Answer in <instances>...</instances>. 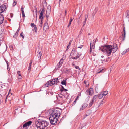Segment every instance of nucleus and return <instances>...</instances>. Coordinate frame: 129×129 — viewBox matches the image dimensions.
Listing matches in <instances>:
<instances>
[{
  "label": "nucleus",
  "instance_id": "obj_29",
  "mask_svg": "<svg viewBox=\"0 0 129 129\" xmlns=\"http://www.w3.org/2000/svg\"><path fill=\"white\" fill-rule=\"evenodd\" d=\"M85 17L84 21H86L88 17V14H86L85 15Z\"/></svg>",
  "mask_w": 129,
  "mask_h": 129
},
{
  "label": "nucleus",
  "instance_id": "obj_10",
  "mask_svg": "<svg viewBox=\"0 0 129 129\" xmlns=\"http://www.w3.org/2000/svg\"><path fill=\"white\" fill-rule=\"evenodd\" d=\"M88 106L87 104L85 103L83 104L81 107V108H80V110H83V109L86 108Z\"/></svg>",
  "mask_w": 129,
  "mask_h": 129
},
{
  "label": "nucleus",
  "instance_id": "obj_18",
  "mask_svg": "<svg viewBox=\"0 0 129 129\" xmlns=\"http://www.w3.org/2000/svg\"><path fill=\"white\" fill-rule=\"evenodd\" d=\"M84 83L87 87H88L89 85V83L88 81H84Z\"/></svg>",
  "mask_w": 129,
  "mask_h": 129
},
{
  "label": "nucleus",
  "instance_id": "obj_12",
  "mask_svg": "<svg viewBox=\"0 0 129 129\" xmlns=\"http://www.w3.org/2000/svg\"><path fill=\"white\" fill-rule=\"evenodd\" d=\"M76 53V50L75 49H73L70 55H72V56L74 55V54H75Z\"/></svg>",
  "mask_w": 129,
  "mask_h": 129
},
{
  "label": "nucleus",
  "instance_id": "obj_17",
  "mask_svg": "<svg viewBox=\"0 0 129 129\" xmlns=\"http://www.w3.org/2000/svg\"><path fill=\"white\" fill-rule=\"evenodd\" d=\"M43 13L40 12L39 15V18L40 19H41V20H43Z\"/></svg>",
  "mask_w": 129,
  "mask_h": 129
},
{
  "label": "nucleus",
  "instance_id": "obj_1",
  "mask_svg": "<svg viewBox=\"0 0 129 129\" xmlns=\"http://www.w3.org/2000/svg\"><path fill=\"white\" fill-rule=\"evenodd\" d=\"M117 45L116 44H114L113 45L102 46L99 47V49L104 52L106 53L107 56H109L111 53H114L117 50Z\"/></svg>",
  "mask_w": 129,
  "mask_h": 129
},
{
  "label": "nucleus",
  "instance_id": "obj_25",
  "mask_svg": "<svg viewBox=\"0 0 129 129\" xmlns=\"http://www.w3.org/2000/svg\"><path fill=\"white\" fill-rule=\"evenodd\" d=\"M94 101H92V100H91L90 102V103L89 106V107H90L94 103Z\"/></svg>",
  "mask_w": 129,
  "mask_h": 129
},
{
  "label": "nucleus",
  "instance_id": "obj_32",
  "mask_svg": "<svg viewBox=\"0 0 129 129\" xmlns=\"http://www.w3.org/2000/svg\"><path fill=\"white\" fill-rule=\"evenodd\" d=\"M45 9L44 8H42V11H41V12L44 13V12H45Z\"/></svg>",
  "mask_w": 129,
  "mask_h": 129
},
{
  "label": "nucleus",
  "instance_id": "obj_42",
  "mask_svg": "<svg viewBox=\"0 0 129 129\" xmlns=\"http://www.w3.org/2000/svg\"><path fill=\"white\" fill-rule=\"evenodd\" d=\"M7 69L8 71H9L10 70V69L9 68V65H8L7 66Z\"/></svg>",
  "mask_w": 129,
  "mask_h": 129
},
{
  "label": "nucleus",
  "instance_id": "obj_41",
  "mask_svg": "<svg viewBox=\"0 0 129 129\" xmlns=\"http://www.w3.org/2000/svg\"><path fill=\"white\" fill-rule=\"evenodd\" d=\"M126 51H123L122 53V55H123L125 54L126 53Z\"/></svg>",
  "mask_w": 129,
  "mask_h": 129
},
{
  "label": "nucleus",
  "instance_id": "obj_13",
  "mask_svg": "<svg viewBox=\"0 0 129 129\" xmlns=\"http://www.w3.org/2000/svg\"><path fill=\"white\" fill-rule=\"evenodd\" d=\"M63 62V60L62 58L60 60L59 63L58 64L59 67H60L61 66V65L62 64Z\"/></svg>",
  "mask_w": 129,
  "mask_h": 129
},
{
  "label": "nucleus",
  "instance_id": "obj_4",
  "mask_svg": "<svg viewBox=\"0 0 129 129\" xmlns=\"http://www.w3.org/2000/svg\"><path fill=\"white\" fill-rule=\"evenodd\" d=\"M32 122L31 121H29L25 123L23 125L22 127H19L18 129H27V127H29L32 123Z\"/></svg>",
  "mask_w": 129,
  "mask_h": 129
},
{
  "label": "nucleus",
  "instance_id": "obj_36",
  "mask_svg": "<svg viewBox=\"0 0 129 129\" xmlns=\"http://www.w3.org/2000/svg\"><path fill=\"white\" fill-rule=\"evenodd\" d=\"M98 89V85H96V86L95 88V90H97Z\"/></svg>",
  "mask_w": 129,
  "mask_h": 129
},
{
  "label": "nucleus",
  "instance_id": "obj_23",
  "mask_svg": "<svg viewBox=\"0 0 129 129\" xmlns=\"http://www.w3.org/2000/svg\"><path fill=\"white\" fill-rule=\"evenodd\" d=\"M81 54L80 53H78L77 54V56L75 57L76 59H77L79 58L80 56L81 55Z\"/></svg>",
  "mask_w": 129,
  "mask_h": 129
},
{
  "label": "nucleus",
  "instance_id": "obj_35",
  "mask_svg": "<svg viewBox=\"0 0 129 129\" xmlns=\"http://www.w3.org/2000/svg\"><path fill=\"white\" fill-rule=\"evenodd\" d=\"M87 112V113H88L89 115L91 113V111L90 110H88Z\"/></svg>",
  "mask_w": 129,
  "mask_h": 129
},
{
  "label": "nucleus",
  "instance_id": "obj_21",
  "mask_svg": "<svg viewBox=\"0 0 129 129\" xmlns=\"http://www.w3.org/2000/svg\"><path fill=\"white\" fill-rule=\"evenodd\" d=\"M103 94L102 93V92H101L99 95L98 97L99 99H101L103 97Z\"/></svg>",
  "mask_w": 129,
  "mask_h": 129
},
{
  "label": "nucleus",
  "instance_id": "obj_14",
  "mask_svg": "<svg viewBox=\"0 0 129 129\" xmlns=\"http://www.w3.org/2000/svg\"><path fill=\"white\" fill-rule=\"evenodd\" d=\"M98 95H95L93 96L92 99V101H94V102H95L96 101V99L98 98Z\"/></svg>",
  "mask_w": 129,
  "mask_h": 129
},
{
  "label": "nucleus",
  "instance_id": "obj_5",
  "mask_svg": "<svg viewBox=\"0 0 129 129\" xmlns=\"http://www.w3.org/2000/svg\"><path fill=\"white\" fill-rule=\"evenodd\" d=\"M6 6L4 5H2L0 6V13L3 12L6 9Z\"/></svg>",
  "mask_w": 129,
  "mask_h": 129
},
{
  "label": "nucleus",
  "instance_id": "obj_16",
  "mask_svg": "<svg viewBox=\"0 0 129 129\" xmlns=\"http://www.w3.org/2000/svg\"><path fill=\"white\" fill-rule=\"evenodd\" d=\"M3 20L4 17L3 16L0 14V24L3 23Z\"/></svg>",
  "mask_w": 129,
  "mask_h": 129
},
{
  "label": "nucleus",
  "instance_id": "obj_20",
  "mask_svg": "<svg viewBox=\"0 0 129 129\" xmlns=\"http://www.w3.org/2000/svg\"><path fill=\"white\" fill-rule=\"evenodd\" d=\"M102 93L103 94V95H104L106 96L108 93V92L107 91H104L102 92Z\"/></svg>",
  "mask_w": 129,
  "mask_h": 129
},
{
  "label": "nucleus",
  "instance_id": "obj_58",
  "mask_svg": "<svg viewBox=\"0 0 129 129\" xmlns=\"http://www.w3.org/2000/svg\"><path fill=\"white\" fill-rule=\"evenodd\" d=\"M66 13H67V11H66V10H65V16L66 15Z\"/></svg>",
  "mask_w": 129,
  "mask_h": 129
},
{
  "label": "nucleus",
  "instance_id": "obj_31",
  "mask_svg": "<svg viewBox=\"0 0 129 129\" xmlns=\"http://www.w3.org/2000/svg\"><path fill=\"white\" fill-rule=\"evenodd\" d=\"M22 17H24L25 16L24 12V11H22Z\"/></svg>",
  "mask_w": 129,
  "mask_h": 129
},
{
  "label": "nucleus",
  "instance_id": "obj_2",
  "mask_svg": "<svg viewBox=\"0 0 129 129\" xmlns=\"http://www.w3.org/2000/svg\"><path fill=\"white\" fill-rule=\"evenodd\" d=\"M49 114L50 117L49 119L50 122L52 125H54L56 123L58 120V117H57L59 114L60 115V114L57 113L56 111L55 110L50 109L49 110Z\"/></svg>",
  "mask_w": 129,
  "mask_h": 129
},
{
  "label": "nucleus",
  "instance_id": "obj_11",
  "mask_svg": "<svg viewBox=\"0 0 129 129\" xmlns=\"http://www.w3.org/2000/svg\"><path fill=\"white\" fill-rule=\"evenodd\" d=\"M126 12L127 13V15L125 18L126 20L127 21H129V11L127 10Z\"/></svg>",
  "mask_w": 129,
  "mask_h": 129
},
{
  "label": "nucleus",
  "instance_id": "obj_39",
  "mask_svg": "<svg viewBox=\"0 0 129 129\" xmlns=\"http://www.w3.org/2000/svg\"><path fill=\"white\" fill-rule=\"evenodd\" d=\"M46 17L47 19L46 20V22H47L48 21V19L49 15H46Z\"/></svg>",
  "mask_w": 129,
  "mask_h": 129
},
{
  "label": "nucleus",
  "instance_id": "obj_50",
  "mask_svg": "<svg viewBox=\"0 0 129 129\" xmlns=\"http://www.w3.org/2000/svg\"><path fill=\"white\" fill-rule=\"evenodd\" d=\"M73 19H72V18H71L70 19V21H69V22L71 23V22L72 21V20H73Z\"/></svg>",
  "mask_w": 129,
  "mask_h": 129
},
{
  "label": "nucleus",
  "instance_id": "obj_46",
  "mask_svg": "<svg viewBox=\"0 0 129 129\" xmlns=\"http://www.w3.org/2000/svg\"><path fill=\"white\" fill-rule=\"evenodd\" d=\"M32 61L31 60L30 61V63L29 64V66H31V64H32Z\"/></svg>",
  "mask_w": 129,
  "mask_h": 129
},
{
  "label": "nucleus",
  "instance_id": "obj_19",
  "mask_svg": "<svg viewBox=\"0 0 129 129\" xmlns=\"http://www.w3.org/2000/svg\"><path fill=\"white\" fill-rule=\"evenodd\" d=\"M103 70L104 69L102 68H101L99 70V71L97 72V73H100L103 72H104V71Z\"/></svg>",
  "mask_w": 129,
  "mask_h": 129
},
{
  "label": "nucleus",
  "instance_id": "obj_33",
  "mask_svg": "<svg viewBox=\"0 0 129 129\" xmlns=\"http://www.w3.org/2000/svg\"><path fill=\"white\" fill-rule=\"evenodd\" d=\"M17 2L16 1H14L13 3V6H15Z\"/></svg>",
  "mask_w": 129,
  "mask_h": 129
},
{
  "label": "nucleus",
  "instance_id": "obj_26",
  "mask_svg": "<svg viewBox=\"0 0 129 129\" xmlns=\"http://www.w3.org/2000/svg\"><path fill=\"white\" fill-rule=\"evenodd\" d=\"M43 21V20H41V21H39V22L40 23L39 26L41 27H42V26Z\"/></svg>",
  "mask_w": 129,
  "mask_h": 129
},
{
  "label": "nucleus",
  "instance_id": "obj_8",
  "mask_svg": "<svg viewBox=\"0 0 129 129\" xmlns=\"http://www.w3.org/2000/svg\"><path fill=\"white\" fill-rule=\"evenodd\" d=\"M52 85V83L51 81H49L48 82L44 85V87H48Z\"/></svg>",
  "mask_w": 129,
  "mask_h": 129
},
{
  "label": "nucleus",
  "instance_id": "obj_38",
  "mask_svg": "<svg viewBox=\"0 0 129 129\" xmlns=\"http://www.w3.org/2000/svg\"><path fill=\"white\" fill-rule=\"evenodd\" d=\"M21 75H18V79H19V80H21Z\"/></svg>",
  "mask_w": 129,
  "mask_h": 129
},
{
  "label": "nucleus",
  "instance_id": "obj_56",
  "mask_svg": "<svg viewBox=\"0 0 129 129\" xmlns=\"http://www.w3.org/2000/svg\"><path fill=\"white\" fill-rule=\"evenodd\" d=\"M126 51V52H128L129 51V48L127 49Z\"/></svg>",
  "mask_w": 129,
  "mask_h": 129
},
{
  "label": "nucleus",
  "instance_id": "obj_43",
  "mask_svg": "<svg viewBox=\"0 0 129 129\" xmlns=\"http://www.w3.org/2000/svg\"><path fill=\"white\" fill-rule=\"evenodd\" d=\"M20 71H17V74H18V75L20 76V75H21V74H20Z\"/></svg>",
  "mask_w": 129,
  "mask_h": 129
},
{
  "label": "nucleus",
  "instance_id": "obj_53",
  "mask_svg": "<svg viewBox=\"0 0 129 129\" xmlns=\"http://www.w3.org/2000/svg\"><path fill=\"white\" fill-rule=\"evenodd\" d=\"M62 86V88L63 89V90H65V91H67V90L66 89H65L64 88H63V86Z\"/></svg>",
  "mask_w": 129,
  "mask_h": 129
},
{
  "label": "nucleus",
  "instance_id": "obj_7",
  "mask_svg": "<svg viewBox=\"0 0 129 129\" xmlns=\"http://www.w3.org/2000/svg\"><path fill=\"white\" fill-rule=\"evenodd\" d=\"M51 81L52 83V85L56 84L57 83L59 82L57 78L53 79Z\"/></svg>",
  "mask_w": 129,
  "mask_h": 129
},
{
  "label": "nucleus",
  "instance_id": "obj_55",
  "mask_svg": "<svg viewBox=\"0 0 129 129\" xmlns=\"http://www.w3.org/2000/svg\"><path fill=\"white\" fill-rule=\"evenodd\" d=\"M13 16V14H11V18H12Z\"/></svg>",
  "mask_w": 129,
  "mask_h": 129
},
{
  "label": "nucleus",
  "instance_id": "obj_59",
  "mask_svg": "<svg viewBox=\"0 0 129 129\" xmlns=\"http://www.w3.org/2000/svg\"><path fill=\"white\" fill-rule=\"evenodd\" d=\"M72 59H76V58H75V57H72Z\"/></svg>",
  "mask_w": 129,
  "mask_h": 129
},
{
  "label": "nucleus",
  "instance_id": "obj_9",
  "mask_svg": "<svg viewBox=\"0 0 129 129\" xmlns=\"http://www.w3.org/2000/svg\"><path fill=\"white\" fill-rule=\"evenodd\" d=\"M87 92L89 95H92L94 92L92 88H90L87 91Z\"/></svg>",
  "mask_w": 129,
  "mask_h": 129
},
{
  "label": "nucleus",
  "instance_id": "obj_40",
  "mask_svg": "<svg viewBox=\"0 0 129 129\" xmlns=\"http://www.w3.org/2000/svg\"><path fill=\"white\" fill-rule=\"evenodd\" d=\"M31 26L33 27H35V26H36V25L34 24V23H32L31 24Z\"/></svg>",
  "mask_w": 129,
  "mask_h": 129
},
{
  "label": "nucleus",
  "instance_id": "obj_3",
  "mask_svg": "<svg viewBox=\"0 0 129 129\" xmlns=\"http://www.w3.org/2000/svg\"><path fill=\"white\" fill-rule=\"evenodd\" d=\"M47 122L43 120H39L35 122L36 126L38 129H44L48 125Z\"/></svg>",
  "mask_w": 129,
  "mask_h": 129
},
{
  "label": "nucleus",
  "instance_id": "obj_63",
  "mask_svg": "<svg viewBox=\"0 0 129 129\" xmlns=\"http://www.w3.org/2000/svg\"><path fill=\"white\" fill-rule=\"evenodd\" d=\"M69 46H68H68H67V50L68 49H69V48H68V47Z\"/></svg>",
  "mask_w": 129,
  "mask_h": 129
},
{
  "label": "nucleus",
  "instance_id": "obj_30",
  "mask_svg": "<svg viewBox=\"0 0 129 129\" xmlns=\"http://www.w3.org/2000/svg\"><path fill=\"white\" fill-rule=\"evenodd\" d=\"M18 33L17 32H16V33L13 36V37L14 38H16L17 36H18Z\"/></svg>",
  "mask_w": 129,
  "mask_h": 129
},
{
  "label": "nucleus",
  "instance_id": "obj_62",
  "mask_svg": "<svg viewBox=\"0 0 129 129\" xmlns=\"http://www.w3.org/2000/svg\"><path fill=\"white\" fill-rule=\"evenodd\" d=\"M98 41V40L97 39H96V40H95V43L94 42V43H95V42H96V41Z\"/></svg>",
  "mask_w": 129,
  "mask_h": 129
},
{
  "label": "nucleus",
  "instance_id": "obj_6",
  "mask_svg": "<svg viewBox=\"0 0 129 129\" xmlns=\"http://www.w3.org/2000/svg\"><path fill=\"white\" fill-rule=\"evenodd\" d=\"M93 43L92 45V44L91 42L90 43V53H91L92 50L95 47V43H94V42Z\"/></svg>",
  "mask_w": 129,
  "mask_h": 129
},
{
  "label": "nucleus",
  "instance_id": "obj_52",
  "mask_svg": "<svg viewBox=\"0 0 129 129\" xmlns=\"http://www.w3.org/2000/svg\"><path fill=\"white\" fill-rule=\"evenodd\" d=\"M83 46L82 45H81V46L78 47V48H81L83 47Z\"/></svg>",
  "mask_w": 129,
  "mask_h": 129
},
{
  "label": "nucleus",
  "instance_id": "obj_28",
  "mask_svg": "<svg viewBox=\"0 0 129 129\" xmlns=\"http://www.w3.org/2000/svg\"><path fill=\"white\" fill-rule=\"evenodd\" d=\"M66 79L65 80H63L61 82V84L62 85H66Z\"/></svg>",
  "mask_w": 129,
  "mask_h": 129
},
{
  "label": "nucleus",
  "instance_id": "obj_15",
  "mask_svg": "<svg viewBox=\"0 0 129 129\" xmlns=\"http://www.w3.org/2000/svg\"><path fill=\"white\" fill-rule=\"evenodd\" d=\"M50 7L48 6L46 10V13L49 14L50 12Z\"/></svg>",
  "mask_w": 129,
  "mask_h": 129
},
{
  "label": "nucleus",
  "instance_id": "obj_49",
  "mask_svg": "<svg viewBox=\"0 0 129 129\" xmlns=\"http://www.w3.org/2000/svg\"><path fill=\"white\" fill-rule=\"evenodd\" d=\"M31 69V66H29V67H28V71L30 70Z\"/></svg>",
  "mask_w": 129,
  "mask_h": 129
},
{
  "label": "nucleus",
  "instance_id": "obj_60",
  "mask_svg": "<svg viewBox=\"0 0 129 129\" xmlns=\"http://www.w3.org/2000/svg\"><path fill=\"white\" fill-rule=\"evenodd\" d=\"M6 62L7 64V66H8V65H9L8 64V62L7 61H6Z\"/></svg>",
  "mask_w": 129,
  "mask_h": 129
},
{
  "label": "nucleus",
  "instance_id": "obj_24",
  "mask_svg": "<svg viewBox=\"0 0 129 129\" xmlns=\"http://www.w3.org/2000/svg\"><path fill=\"white\" fill-rule=\"evenodd\" d=\"M123 31H124V35H123V40H124L125 39V34H126L125 31V28L124 27V29H123Z\"/></svg>",
  "mask_w": 129,
  "mask_h": 129
},
{
  "label": "nucleus",
  "instance_id": "obj_47",
  "mask_svg": "<svg viewBox=\"0 0 129 129\" xmlns=\"http://www.w3.org/2000/svg\"><path fill=\"white\" fill-rule=\"evenodd\" d=\"M77 99L76 98L75 100L74 101V103H73V104H75L76 103V100H77Z\"/></svg>",
  "mask_w": 129,
  "mask_h": 129
},
{
  "label": "nucleus",
  "instance_id": "obj_64",
  "mask_svg": "<svg viewBox=\"0 0 129 129\" xmlns=\"http://www.w3.org/2000/svg\"><path fill=\"white\" fill-rule=\"evenodd\" d=\"M101 57L102 58H103L104 57V56L102 55V56H101Z\"/></svg>",
  "mask_w": 129,
  "mask_h": 129
},
{
  "label": "nucleus",
  "instance_id": "obj_57",
  "mask_svg": "<svg viewBox=\"0 0 129 129\" xmlns=\"http://www.w3.org/2000/svg\"><path fill=\"white\" fill-rule=\"evenodd\" d=\"M21 10L22 11H24L23 8L22 7L21 8Z\"/></svg>",
  "mask_w": 129,
  "mask_h": 129
},
{
  "label": "nucleus",
  "instance_id": "obj_37",
  "mask_svg": "<svg viewBox=\"0 0 129 129\" xmlns=\"http://www.w3.org/2000/svg\"><path fill=\"white\" fill-rule=\"evenodd\" d=\"M23 33L22 32L20 34V36L21 37H22V38H24V36H23L22 35Z\"/></svg>",
  "mask_w": 129,
  "mask_h": 129
},
{
  "label": "nucleus",
  "instance_id": "obj_48",
  "mask_svg": "<svg viewBox=\"0 0 129 129\" xmlns=\"http://www.w3.org/2000/svg\"><path fill=\"white\" fill-rule=\"evenodd\" d=\"M34 27V29L35 30V31L36 32V31L37 30V27L36 26H35V27Z\"/></svg>",
  "mask_w": 129,
  "mask_h": 129
},
{
  "label": "nucleus",
  "instance_id": "obj_44",
  "mask_svg": "<svg viewBox=\"0 0 129 129\" xmlns=\"http://www.w3.org/2000/svg\"><path fill=\"white\" fill-rule=\"evenodd\" d=\"M72 41V40H71L69 42V45H68V46H70V45L71 43V42Z\"/></svg>",
  "mask_w": 129,
  "mask_h": 129
},
{
  "label": "nucleus",
  "instance_id": "obj_34",
  "mask_svg": "<svg viewBox=\"0 0 129 129\" xmlns=\"http://www.w3.org/2000/svg\"><path fill=\"white\" fill-rule=\"evenodd\" d=\"M73 65L74 66L75 68H76V69H78L79 70L80 69L79 68V67L78 66H76L74 64H73Z\"/></svg>",
  "mask_w": 129,
  "mask_h": 129
},
{
  "label": "nucleus",
  "instance_id": "obj_27",
  "mask_svg": "<svg viewBox=\"0 0 129 129\" xmlns=\"http://www.w3.org/2000/svg\"><path fill=\"white\" fill-rule=\"evenodd\" d=\"M38 54L37 55V56L38 57H40V58H41V56L42 55L41 53V52H37Z\"/></svg>",
  "mask_w": 129,
  "mask_h": 129
},
{
  "label": "nucleus",
  "instance_id": "obj_22",
  "mask_svg": "<svg viewBox=\"0 0 129 129\" xmlns=\"http://www.w3.org/2000/svg\"><path fill=\"white\" fill-rule=\"evenodd\" d=\"M44 27L46 29H47L48 28V23H47V22H46V23L44 24Z\"/></svg>",
  "mask_w": 129,
  "mask_h": 129
},
{
  "label": "nucleus",
  "instance_id": "obj_61",
  "mask_svg": "<svg viewBox=\"0 0 129 129\" xmlns=\"http://www.w3.org/2000/svg\"><path fill=\"white\" fill-rule=\"evenodd\" d=\"M105 60V59H104V60H101V61H102V63H103V61L104 60H104Z\"/></svg>",
  "mask_w": 129,
  "mask_h": 129
},
{
  "label": "nucleus",
  "instance_id": "obj_45",
  "mask_svg": "<svg viewBox=\"0 0 129 129\" xmlns=\"http://www.w3.org/2000/svg\"><path fill=\"white\" fill-rule=\"evenodd\" d=\"M86 21H84L83 22V26H84L85 25V24L86 23Z\"/></svg>",
  "mask_w": 129,
  "mask_h": 129
},
{
  "label": "nucleus",
  "instance_id": "obj_51",
  "mask_svg": "<svg viewBox=\"0 0 129 129\" xmlns=\"http://www.w3.org/2000/svg\"><path fill=\"white\" fill-rule=\"evenodd\" d=\"M71 23L69 22V24H68L67 27H69Z\"/></svg>",
  "mask_w": 129,
  "mask_h": 129
},
{
  "label": "nucleus",
  "instance_id": "obj_54",
  "mask_svg": "<svg viewBox=\"0 0 129 129\" xmlns=\"http://www.w3.org/2000/svg\"><path fill=\"white\" fill-rule=\"evenodd\" d=\"M19 30H20V29H19V28H18V30H17V31L16 32H17V33H18V32H19Z\"/></svg>",
  "mask_w": 129,
  "mask_h": 129
}]
</instances>
